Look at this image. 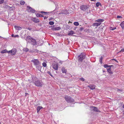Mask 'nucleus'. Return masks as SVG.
Returning a JSON list of instances; mask_svg holds the SVG:
<instances>
[{
	"instance_id": "53",
	"label": "nucleus",
	"mask_w": 124,
	"mask_h": 124,
	"mask_svg": "<svg viewBox=\"0 0 124 124\" xmlns=\"http://www.w3.org/2000/svg\"><path fill=\"white\" fill-rule=\"evenodd\" d=\"M14 35H12V37H14Z\"/></svg>"
},
{
	"instance_id": "56",
	"label": "nucleus",
	"mask_w": 124,
	"mask_h": 124,
	"mask_svg": "<svg viewBox=\"0 0 124 124\" xmlns=\"http://www.w3.org/2000/svg\"><path fill=\"white\" fill-rule=\"evenodd\" d=\"M123 115H124V112L123 113Z\"/></svg>"
},
{
	"instance_id": "48",
	"label": "nucleus",
	"mask_w": 124,
	"mask_h": 124,
	"mask_svg": "<svg viewBox=\"0 0 124 124\" xmlns=\"http://www.w3.org/2000/svg\"><path fill=\"white\" fill-rule=\"evenodd\" d=\"M113 65H108V67H109L110 68H111V67H113Z\"/></svg>"
},
{
	"instance_id": "25",
	"label": "nucleus",
	"mask_w": 124,
	"mask_h": 124,
	"mask_svg": "<svg viewBox=\"0 0 124 124\" xmlns=\"http://www.w3.org/2000/svg\"><path fill=\"white\" fill-rule=\"evenodd\" d=\"M101 4L100 3V2H97L96 3V7H98L100 5H101Z\"/></svg>"
},
{
	"instance_id": "36",
	"label": "nucleus",
	"mask_w": 124,
	"mask_h": 124,
	"mask_svg": "<svg viewBox=\"0 0 124 124\" xmlns=\"http://www.w3.org/2000/svg\"><path fill=\"white\" fill-rule=\"evenodd\" d=\"M4 1V0H0V4L3 3Z\"/></svg>"
},
{
	"instance_id": "50",
	"label": "nucleus",
	"mask_w": 124,
	"mask_h": 124,
	"mask_svg": "<svg viewBox=\"0 0 124 124\" xmlns=\"http://www.w3.org/2000/svg\"><path fill=\"white\" fill-rule=\"evenodd\" d=\"M116 28H114L112 29H111L112 30H114Z\"/></svg>"
},
{
	"instance_id": "2",
	"label": "nucleus",
	"mask_w": 124,
	"mask_h": 124,
	"mask_svg": "<svg viewBox=\"0 0 124 124\" xmlns=\"http://www.w3.org/2000/svg\"><path fill=\"white\" fill-rule=\"evenodd\" d=\"M85 57V55L83 53H81L78 56V61L79 62H82Z\"/></svg>"
},
{
	"instance_id": "26",
	"label": "nucleus",
	"mask_w": 124,
	"mask_h": 124,
	"mask_svg": "<svg viewBox=\"0 0 124 124\" xmlns=\"http://www.w3.org/2000/svg\"><path fill=\"white\" fill-rule=\"evenodd\" d=\"M36 16L37 17H43L44 16L41 14H37L36 15Z\"/></svg>"
},
{
	"instance_id": "16",
	"label": "nucleus",
	"mask_w": 124,
	"mask_h": 124,
	"mask_svg": "<svg viewBox=\"0 0 124 124\" xmlns=\"http://www.w3.org/2000/svg\"><path fill=\"white\" fill-rule=\"evenodd\" d=\"M15 28L17 30H21L22 29V28L20 27L17 26L16 25L15 26Z\"/></svg>"
},
{
	"instance_id": "4",
	"label": "nucleus",
	"mask_w": 124,
	"mask_h": 124,
	"mask_svg": "<svg viewBox=\"0 0 124 124\" xmlns=\"http://www.w3.org/2000/svg\"><path fill=\"white\" fill-rule=\"evenodd\" d=\"M34 84L36 86L38 87H41L42 85V83L39 80L36 81Z\"/></svg>"
},
{
	"instance_id": "30",
	"label": "nucleus",
	"mask_w": 124,
	"mask_h": 124,
	"mask_svg": "<svg viewBox=\"0 0 124 124\" xmlns=\"http://www.w3.org/2000/svg\"><path fill=\"white\" fill-rule=\"evenodd\" d=\"M102 57L101 56L100 58V62L101 63H102Z\"/></svg>"
},
{
	"instance_id": "39",
	"label": "nucleus",
	"mask_w": 124,
	"mask_h": 124,
	"mask_svg": "<svg viewBox=\"0 0 124 124\" xmlns=\"http://www.w3.org/2000/svg\"><path fill=\"white\" fill-rule=\"evenodd\" d=\"M89 30L87 29H85L84 30V31L85 32H87Z\"/></svg>"
},
{
	"instance_id": "3",
	"label": "nucleus",
	"mask_w": 124,
	"mask_h": 124,
	"mask_svg": "<svg viewBox=\"0 0 124 124\" xmlns=\"http://www.w3.org/2000/svg\"><path fill=\"white\" fill-rule=\"evenodd\" d=\"M31 62L34 63V65L36 66L38 65H40L41 63L37 59H34L32 60Z\"/></svg>"
},
{
	"instance_id": "20",
	"label": "nucleus",
	"mask_w": 124,
	"mask_h": 124,
	"mask_svg": "<svg viewBox=\"0 0 124 124\" xmlns=\"http://www.w3.org/2000/svg\"><path fill=\"white\" fill-rule=\"evenodd\" d=\"M62 72L63 73H65L66 72V70L64 67H62Z\"/></svg>"
},
{
	"instance_id": "57",
	"label": "nucleus",
	"mask_w": 124,
	"mask_h": 124,
	"mask_svg": "<svg viewBox=\"0 0 124 124\" xmlns=\"http://www.w3.org/2000/svg\"><path fill=\"white\" fill-rule=\"evenodd\" d=\"M0 124H1L0 123Z\"/></svg>"
},
{
	"instance_id": "35",
	"label": "nucleus",
	"mask_w": 124,
	"mask_h": 124,
	"mask_svg": "<svg viewBox=\"0 0 124 124\" xmlns=\"http://www.w3.org/2000/svg\"><path fill=\"white\" fill-rule=\"evenodd\" d=\"M122 91H123V90L121 89H117V91L118 92H119V91L122 92Z\"/></svg>"
},
{
	"instance_id": "24",
	"label": "nucleus",
	"mask_w": 124,
	"mask_h": 124,
	"mask_svg": "<svg viewBox=\"0 0 124 124\" xmlns=\"http://www.w3.org/2000/svg\"><path fill=\"white\" fill-rule=\"evenodd\" d=\"M25 3V2L23 0H22L20 1V4L22 5H23Z\"/></svg>"
},
{
	"instance_id": "5",
	"label": "nucleus",
	"mask_w": 124,
	"mask_h": 124,
	"mask_svg": "<svg viewBox=\"0 0 124 124\" xmlns=\"http://www.w3.org/2000/svg\"><path fill=\"white\" fill-rule=\"evenodd\" d=\"M53 68L55 70H57L58 68V64L57 63H53L52 64Z\"/></svg>"
},
{
	"instance_id": "21",
	"label": "nucleus",
	"mask_w": 124,
	"mask_h": 124,
	"mask_svg": "<svg viewBox=\"0 0 124 124\" xmlns=\"http://www.w3.org/2000/svg\"><path fill=\"white\" fill-rule=\"evenodd\" d=\"M74 33V32L72 30L70 31L68 33V35H72Z\"/></svg>"
},
{
	"instance_id": "51",
	"label": "nucleus",
	"mask_w": 124,
	"mask_h": 124,
	"mask_svg": "<svg viewBox=\"0 0 124 124\" xmlns=\"http://www.w3.org/2000/svg\"><path fill=\"white\" fill-rule=\"evenodd\" d=\"M27 29L30 30H31V28H27Z\"/></svg>"
},
{
	"instance_id": "7",
	"label": "nucleus",
	"mask_w": 124,
	"mask_h": 124,
	"mask_svg": "<svg viewBox=\"0 0 124 124\" xmlns=\"http://www.w3.org/2000/svg\"><path fill=\"white\" fill-rule=\"evenodd\" d=\"M88 8V6L86 5H82L80 7L81 9L84 11L86 10Z\"/></svg>"
},
{
	"instance_id": "44",
	"label": "nucleus",
	"mask_w": 124,
	"mask_h": 124,
	"mask_svg": "<svg viewBox=\"0 0 124 124\" xmlns=\"http://www.w3.org/2000/svg\"><path fill=\"white\" fill-rule=\"evenodd\" d=\"M80 79L82 81H84V79L83 78H80Z\"/></svg>"
},
{
	"instance_id": "23",
	"label": "nucleus",
	"mask_w": 124,
	"mask_h": 124,
	"mask_svg": "<svg viewBox=\"0 0 124 124\" xmlns=\"http://www.w3.org/2000/svg\"><path fill=\"white\" fill-rule=\"evenodd\" d=\"M8 52V51L7 50V49H5L3 50L2 51H1V53L3 54V53H6V52Z\"/></svg>"
},
{
	"instance_id": "22",
	"label": "nucleus",
	"mask_w": 124,
	"mask_h": 124,
	"mask_svg": "<svg viewBox=\"0 0 124 124\" xmlns=\"http://www.w3.org/2000/svg\"><path fill=\"white\" fill-rule=\"evenodd\" d=\"M104 21V20L102 19H99L96 20L95 21L97 22H102Z\"/></svg>"
},
{
	"instance_id": "13",
	"label": "nucleus",
	"mask_w": 124,
	"mask_h": 124,
	"mask_svg": "<svg viewBox=\"0 0 124 124\" xmlns=\"http://www.w3.org/2000/svg\"><path fill=\"white\" fill-rule=\"evenodd\" d=\"M101 24V23H94L93 24V25L98 26L100 25Z\"/></svg>"
},
{
	"instance_id": "15",
	"label": "nucleus",
	"mask_w": 124,
	"mask_h": 124,
	"mask_svg": "<svg viewBox=\"0 0 124 124\" xmlns=\"http://www.w3.org/2000/svg\"><path fill=\"white\" fill-rule=\"evenodd\" d=\"M108 72L110 74H112L113 73V72L111 71V68H109L107 69Z\"/></svg>"
},
{
	"instance_id": "40",
	"label": "nucleus",
	"mask_w": 124,
	"mask_h": 124,
	"mask_svg": "<svg viewBox=\"0 0 124 124\" xmlns=\"http://www.w3.org/2000/svg\"><path fill=\"white\" fill-rule=\"evenodd\" d=\"M117 17L118 18H122V17L121 16H117Z\"/></svg>"
},
{
	"instance_id": "41",
	"label": "nucleus",
	"mask_w": 124,
	"mask_h": 124,
	"mask_svg": "<svg viewBox=\"0 0 124 124\" xmlns=\"http://www.w3.org/2000/svg\"><path fill=\"white\" fill-rule=\"evenodd\" d=\"M84 29V28L83 27H81L80 28V31H82V30H83Z\"/></svg>"
},
{
	"instance_id": "1",
	"label": "nucleus",
	"mask_w": 124,
	"mask_h": 124,
	"mask_svg": "<svg viewBox=\"0 0 124 124\" xmlns=\"http://www.w3.org/2000/svg\"><path fill=\"white\" fill-rule=\"evenodd\" d=\"M64 98L65 101L68 103L73 102L74 101V100L73 98L67 95L65 96Z\"/></svg>"
},
{
	"instance_id": "37",
	"label": "nucleus",
	"mask_w": 124,
	"mask_h": 124,
	"mask_svg": "<svg viewBox=\"0 0 124 124\" xmlns=\"http://www.w3.org/2000/svg\"><path fill=\"white\" fill-rule=\"evenodd\" d=\"M108 65L107 64H105L104 65V67L105 68H106L108 67Z\"/></svg>"
},
{
	"instance_id": "46",
	"label": "nucleus",
	"mask_w": 124,
	"mask_h": 124,
	"mask_svg": "<svg viewBox=\"0 0 124 124\" xmlns=\"http://www.w3.org/2000/svg\"><path fill=\"white\" fill-rule=\"evenodd\" d=\"M11 50L9 51H8V52H7V53H8V54L10 53L11 54Z\"/></svg>"
},
{
	"instance_id": "6",
	"label": "nucleus",
	"mask_w": 124,
	"mask_h": 124,
	"mask_svg": "<svg viewBox=\"0 0 124 124\" xmlns=\"http://www.w3.org/2000/svg\"><path fill=\"white\" fill-rule=\"evenodd\" d=\"M27 10L28 12L34 13L35 12V10L33 9L32 8L27 7Z\"/></svg>"
},
{
	"instance_id": "32",
	"label": "nucleus",
	"mask_w": 124,
	"mask_h": 124,
	"mask_svg": "<svg viewBox=\"0 0 124 124\" xmlns=\"http://www.w3.org/2000/svg\"><path fill=\"white\" fill-rule=\"evenodd\" d=\"M54 24V23L53 22V21H50L49 22V24L51 25H53Z\"/></svg>"
},
{
	"instance_id": "11",
	"label": "nucleus",
	"mask_w": 124,
	"mask_h": 124,
	"mask_svg": "<svg viewBox=\"0 0 124 124\" xmlns=\"http://www.w3.org/2000/svg\"><path fill=\"white\" fill-rule=\"evenodd\" d=\"M92 108H93V109L94 111L96 112H101V111H100L98 110L97 108L96 107H93Z\"/></svg>"
},
{
	"instance_id": "8",
	"label": "nucleus",
	"mask_w": 124,
	"mask_h": 124,
	"mask_svg": "<svg viewBox=\"0 0 124 124\" xmlns=\"http://www.w3.org/2000/svg\"><path fill=\"white\" fill-rule=\"evenodd\" d=\"M11 55H15L16 54V52L17 50L16 49L14 48L12 49L11 50Z\"/></svg>"
},
{
	"instance_id": "47",
	"label": "nucleus",
	"mask_w": 124,
	"mask_h": 124,
	"mask_svg": "<svg viewBox=\"0 0 124 124\" xmlns=\"http://www.w3.org/2000/svg\"><path fill=\"white\" fill-rule=\"evenodd\" d=\"M48 16H45L44 17V19H46L47 18H48Z\"/></svg>"
},
{
	"instance_id": "43",
	"label": "nucleus",
	"mask_w": 124,
	"mask_h": 124,
	"mask_svg": "<svg viewBox=\"0 0 124 124\" xmlns=\"http://www.w3.org/2000/svg\"><path fill=\"white\" fill-rule=\"evenodd\" d=\"M59 62L61 64H62V61H61L59 60Z\"/></svg>"
},
{
	"instance_id": "27",
	"label": "nucleus",
	"mask_w": 124,
	"mask_h": 124,
	"mask_svg": "<svg viewBox=\"0 0 124 124\" xmlns=\"http://www.w3.org/2000/svg\"><path fill=\"white\" fill-rule=\"evenodd\" d=\"M74 24L76 26H78L79 25V23L78 22H75L74 23Z\"/></svg>"
},
{
	"instance_id": "12",
	"label": "nucleus",
	"mask_w": 124,
	"mask_h": 124,
	"mask_svg": "<svg viewBox=\"0 0 124 124\" xmlns=\"http://www.w3.org/2000/svg\"><path fill=\"white\" fill-rule=\"evenodd\" d=\"M32 20L33 22L36 23H38L39 22V19L35 18H33Z\"/></svg>"
},
{
	"instance_id": "38",
	"label": "nucleus",
	"mask_w": 124,
	"mask_h": 124,
	"mask_svg": "<svg viewBox=\"0 0 124 124\" xmlns=\"http://www.w3.org/2000/svg\"><path fill=\"white\" fill-rule=\"evenodd\" d=\"M7 7H8V8H13V9H15V7H10L9 6H7Z\"/></svg>"
},
{
	"instance_id": "28",
	"label": "nucleus",
	"mask_w": 124,
	"mask_h": 124,
	"mask_svg": "<svg viewBox=\"0 0 124 124\" xmlns=\"http://www.w3.org/2000/svg\"><path fill=\"white\" fill-rule=\"evenodd\" d=\"M23 51H29V49L27 48H25L23 49Z\"/></svg>"
},
{
	"instance_id": "52",
	"label": "nucleus",
	"mask_w": 124,
	"mask_h": 124,
	"mask_svg": "<svg viewBox=\"0 0 124 124\" xmlns=\"http://www.w3.org/2000/svg\"><path fill=\"white\" fill-rule=\"evenodd\" d=\"M91 1H95L96 0H90Z\"/></svg>"
},
{
	"instance_id": "54",
	"label": "nucleus",
	"mask_w": 124,
	"mask_h": 124,
	"mask_svg": "<svg viewBox=\"0 0 124 124\" xmlns=\"http://www.w3.org/2000/svg\"><path fill=\"white\" fill-rule=\"evenodd\" d=\"M123 108H124V104H123Z\"/></svg>"
},
{
	"instance_id": "29",
	"label": "nucleus",
	"mask_w": 124,
	"mask_h": 124,
	"mask_svg": "<svg viewBox=\"0 0 124 124\" xmlns=\"http://www.w3.org/2000/svg\"><path fill=\"white\" fill-rule=\"evenodd\" d=\"M38 51H39L37 49H35L34 50L31 51V52L32 53L34 52H38Z\"/></svg>"
},
{
	"instance_id": "19",
	"label": "nucleus",
	"mask_w": 124,
	"mask_h": 124,
	"mask_svg": "<svg viewBox=\"0 0 124 124\" xmlns=\"http://www.w3.org/2000/svg\"><path fill=\"white\" fill-rule=\"evenodd\" d=\"M120 25L121 26L122 28H124V21L121 23L120 24Z\"/></svg>"
},
{
	"instance_id": "17",
	"label": "nucleus",
	"mask_w": 124,
	"mask_h": 124,
	"mask_svg": "<svg viewBox=\"0 0 124 124\" xmlns=\"http://www.w3.org/2000/svg\"><path fill=\"white\" fill-rule=\"evenodd\" d=\"M61 29V28L59 27H54L52 28V30L54 31L59 30Z\"/></svg>"
},
{
	"instance_id": "10",
	"label": "nucleus",
	"mask_w": 124,
	"mask_h": 124,
	"mask_svg": "<svg viewBox=\"0 0 124 124\" xmlns=\"http://www.w3.org/2000/svg\"><path fill=\"white\" fill-rule=\"evenodd\" d=\"M31 43L34 45H36L37 44V42L36 40L33 39H32L31 40Z\"/></svg>"
},
{
	"instance_id": "31",
	"label": "nucleus",
	"mask_w": 124,
	"mask_h": 124,
	"mask_svg": "<svg viewBox=\"0 0 124 124\" xmlns=\"http://www.w3.org/2000/svg\"><path fill=\"white\" fill-rule=\"evenodd\" d=\"M40 13L41 14H42L43 15H46L47 13V12H43V11H41Z\"/></svg>"
},
{
	"instance_id": "9",
	"label": "nucleus",
	"mask_w": 124,
	"mask_h": 124,
	"mask_svg": "<svg viewBox=\"0 0 124 124\" xmlns=\"http://www.w3.org/2000/svg\"><path fill=\"white\" fill-rule=\"evenodd\" d=\"M88 87H89L90 89L93 90L95 89V86L94 85H88Z\"/></svg>"
},
{
	"instance_id": "14",
	"label": "nucleus",
	"mask_w": 124,
	"mask_h": 124,
	"mask_svg": "<svg viewBox=\"0 0 124 124\" xmlns=\"http://www.w3.org/2000/svg\"><path fill=\"white\" fill-rule=\"evenodd\" d=\"M40 65H40H38L36 66V68L37 69L40 71H41V66Z\"/></svg>"
},
{
	"instance_id": "55",
	"label": "nucleus",
	"mask_w": 124,
	"mask_h": 124,
	"mask_svg": "<svg viewBox=\"0 0 124 124\" xmlns=\"http://www.w3.org/2000/svg\"><path fill=\"white\" fill-rule=\"evenodd\" d=\"M121 52H120V51L118 53H120Z\"/></svg>"
},
{
	"instance_id": "49",
	"label": "nucleus",
	"mask_w": 124,
	"mask_h": 124,
	"mask_svg": "<svg viewBox=\"0 0 124 124\" xmlns=\"http://www.w3.org/2000/svg\"><path fill=\"white\" fill-rule=\"evenodd\" d=\"M112 60H114L116 62H118V61H117V60H116V59H113Z\"/></svg>"
},
{
	"instance_id": "34",
	"label": "nucleus",
	"mask_w": 124,
	"mask_h": 124,
	"mask_svg": "<svg viewBox=\"0 0 124 124\" xmlns=\"http://www.w3.org/2000/svg\"><path fill=\"white\" fill-rule=\"evenodd\" d=\"M47 73L49 74L50 76H51V77H52L53 76L51 74V73L50 71H48L47 72Z\"/></svg>"
},
{
	"instance_id": "45",
	"label": "nucleus",
	"mask_w": 124,
	"mask_h": 124,
	"mask_svg": "<svg viewBox=\"0 0 124 124\" xmlns=\"http://www.w3.org/2000/svg\"><path fill=\"white\" fill-rule=\"evenodd\" d=\"M19 37V36L18 35H14V37L15 38L16 37Z\"/></svg>"
},
{
	"instance_id": "33",
	"label": "nucleus",
	"mask_w": 124,
	"mask_h": 124,
	"mask_svg": "<svg viewBox=\"0 0 124 124\" xmlns=\"http://www.w3.org/2000/svg\"><path fill=\"white\" fill-rule=\"evenodd\" d=\"M42 65L43 67H46V64L45 62H43L42 63Z\"/></svg>"
},
{
	"instance_id": "42",
	"label": "nucleus",
	"mask_w": 124,
	"mask_h": 124,
	"mask_svg": "<svg viewBox=\"0 0 124 124\" xmlns=\"http://www.w3.org/2000/svg\"><path fill=\"white\" fill-rule=\"evenodd\" d=\"M120 52H124V49H122L120 51Z\"/></svg>"
},
{
	"instance_id": "18",
	"label": "nucleus",
	"mask_w": 124,
	"mask_h": 124,
	"mask_svg": "<svg viewBox=\"0 0 124 124\" xmlns=\"http://www.w3.org/2000/svg\"><path fill=\"white\" fill-rule=\"evenodd\" d=\"M43 108L41 107V106H38V107H37V113H38L39 112V111H40V110L42 108Z\"/></svg>"
}]
</instances>
